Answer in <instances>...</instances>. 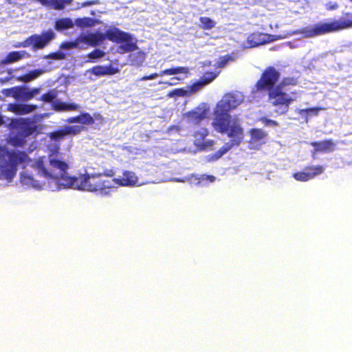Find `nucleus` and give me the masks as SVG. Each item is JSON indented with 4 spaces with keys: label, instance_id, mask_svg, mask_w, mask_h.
<instances>
[{
    "label": "nucleus",
    "instance_id": "nucleus-1",
    "mask_svg": "<svg viewBox=\"0 0 352 352\" xmlns=\"http://www.w3.org/2000/svg\"><path fill=\"white\" fill-rule=\"evenodd\" d=\"M241 102L242 100L234 93L225 94L217 102L213 112L212 126L215 131L226 135L230 140L209 156L210 161L218 160L243 142L244 132L240 121L230 113V111L236 109Z\"/></svg>",
    "mask_w": 352,
    "mask_h": 352
},
{
    "label": "nucleus",
    "instance_id": "nucleus-2",
    "mask_svg": "<svg viewBox=\"0 0 352 352\" xmlns=\"http://www.w3.org/2000/svg\"><path fill=\"white\" fill-rule=\"evenodd\" d=\"M31 167L36 170L37 176L43 177L45 180H39L28 172L23 171L21 173L20 182L23 185L36 189H41L45 184V180L68 187L67 183H70L68 179L72 178L67 175L69 164L58 148L52 150L47 156H41L35 159Z\"/></svg>",
    "mask_w": 352,
    "mask_h": 352
},
{
    "label": "nucleus",
    "instance_id": "nucleus-3",
    "mask_svg": "<svg viewBox=\"0 0 352 352\" xmlns=\"http://www.w3.org/2000/svg\"><path fill=\"white\" fill-rule=\"evenodd\" d=\"M280 78V72L273 66H268L261 73L254 88V92L267 94L269 103L275 108L274 113L279 116L287 114L294 101L285 90L287 87L298 84L297 78L284 77L278 82Z\"/></svg>",
    "mask_w": 352,
    "mask_h": 352
},
{
    "label": "nucleus",
    "instance_id": "nucleus-4",
    "mask_svg": "<svg viewBox=\"0 0 352 352\" xmlns=\"http://www.w3.org/2000/svg\"><path fill=\"white\" fill-rule=\"evenodd\" d=\"M68 181L70 182L67 183L68 188L88 192L99 191L104 195L108 194L113 188V181L103 178L101 173L82 174L78 177H72Z\"/></svg>",
    "mask_w": 352,
    "mask_h": 352
},
{
    "label": "nucleus",
    "instance_id": "nucleus-5",
    "mask_svg": "<svg viewBox=\"0 0 352 352\" xmlns=\"http://www.w3.org/2000/svg\"><path fill=\"white\" fill-rule=\"evenodd\" d=\"M10 135L9 142L14 147H23L27 139L38 133V125L30 118H14L9 124Z\"/></svg>",
    "mask_w": 352,
    "mask_h": 352
},
{
    "label": "nucleus",
    "instance_id": "nucleus-6",
    "mask_svg": "<svg viewBox=\"0 0 352 352\" xmlns=\"http://www.w3.org/2000/svg\"><path fill=\"white\" fill-rule=\"evenodd\" d=\"M351 28L352 13L347 12L343 13L341 19L339 20H333L329 23H317L312 25L302 28L299 30V33L304 38H313Z\"/></svg>",
    "mask_w": 352,
    "mask_h": 352
},
{
    "label": "nucleus",
    "instance_id": "nucleus-7",
    "mask_svg": "<svg viewBox=\"0 0 352 352\" xmlns=\"http://www.w3.org/2000/svg\"><path fill=\"white\" fill-rule=\"evenodd\" d=\"M28 161L30 159L25 151H9L0 146V179L11 181L16 175L18 165Z\"/></svg>",
    "mask_w": 352,
    "mask_h": 352
},
{
    "label": "nucleus",
    "instance_id": "nucleus-8",
    "mask_svg": "<svg viewBox=\"0 0 352 352\" xmlns=\"http://www.w3.org/2000/svg\"><path fill=\"white\" fill-rule=\"evenodd\" d=\"M104 35V40L107 38L110 41L116 43H124L118 47V52L121 54L131 52L135 50L138 46L135 43L132 42L131 35L118 28H110L106 30Z\"/></svg>",
    "mask_w": 352,
    "mask_h": 352
},
{
    "label": "nucleus",
    "instance_id": "nucleus-9",
    "mask_svg": "<svg viewBox=\"0 0 352 352\" xmlns=\"http://www.w3.org/2000/svg\"><path fill=\"white\" fill-rule=\"evenodd\" d=\"M324 170V167L321 165L307 166L304 170L294 173L293 177L298 182H307L322 174Z\"/></svg>",
    "mask_w": 352,
    "mask_h": 352
},
{
    "label": "nucleus",
    "instance_id": "nucleus-10",
    "mask_svg": "<svg viewBox=\"0 0 352 352\" xmlns=\"http://www.w3.org/2000/svg\"><path fill=\"white\" fill-rule=\"evenodd\" d=\"M208 130L205 127H201L193 134L194 144L201 150H211L214 145V140H206L208 135Z\"/></svg>",
    "mask_w": 352,
    "mask_h": 352
},
{
    "label": "nucleus",
    "instance_id": "nucleus-11",
    "mask_svg": "<svg viewBox=\"0 0 352 352\" xmlns=\"http://www.w3.org/2000/svg\"><path fill=\"white\" fill-rule=\"evenodd\" d=\"M208 109L205 107L197 106L193 109L184 113L188 122L192 124H199L208 116Z\"/></svg>",
    "mask_w": 352,
    "mask_h": 352
},
{
    "label": "nucleus",
    "instance_id": "nucleus-12",
    "mask_svg": "<svg viewBox=\"0 0 352 352\" xmlns=\"http://www.w3.org/2000/svg\"><path fill=\"white\" fill-rule=\"evenodd\" d=\"M54 32L52 30H47L43 32L41 35L36 34L30 36V40L34 49H42L54 38Z\"/></svg>",
    "mask_w": 352,
    "mask_h": 352
},
{
    "label": "nucleus",
    "instance_id": "nucleus-13",
    "mask_svg": "<svg viewBox=\"0 0 352 352\" xmlns=\"http://www.w3.org/2000/svg\"><path fill=\"white\" fill-rule=\"evenodd\" d=\"M79 36L80 43H86L90 46H97L104 41V35L102 32L89 33L87 34H80Z\"/></svg>",
    "mask_w": 352,
    "mask_h": 352
},
{
    "label": "nucleus",
    "instance_id": "nucleus-14",
    "mask_svg": "<svg viewBox=\"0 0 352 352\" xmlns=\"http://www.w3.org/2000/svg\"><path fill=\"white\" fill-rule=\"evenodd\" d=\"M111 180L113 181V186H114V184L126 186L135 184L138 182V179L133 172L125 170L123 172L121 177L113 178Z\"/></svg>",
    "mask_w": 352,
    "mask_h": 352
},
{
    "label": "nucleus",
    "instance_id": "nucleus-15",
    "mask_svg": "<svg viewBox=\"0 0 352 352\" xmlns=\"http://www.w3.org/2000/svg\"><path fill=\"white\" fill-rule=\"evenodd\" d=\"M36 105L28 104L11 103L8 104V110L16 115H25L34 111Z\"/></svg>",
    "mask_w": 352,
    "mask_h": 352
},
{
    "label": "nucleus",
    "instance_id": "nucleus-16",
    "mask_svg": "<svg viewBox=\"0 0 352 352\" xmlns=\"http://www.w3.org/2000/svg\"><path fill=\"white\" fill-rule=\"evenodd\" d=\"M311 145L316 152L330 153L335 150L336 144L331 139H326L320 142H313Z\"/></svg>",
    "mask_w": 352,
    "mask_h": 352
},
{
    "label": "nucleus",
    "instance_id": "nucleus-17",
    "mask_svg": "<svg viewBox=\"0 0 352 352\" xmlns=\"http://www.w3.org/2000/svg\"><path fill=\"white\" fill-rule=\"evenodd\" d=\"M91 73L97 76L113 75L118 72V69L109 66L96 65L91 68Z\"/></svg>",
    "mask_w": 352,
    "mask_h": 352
},
{
    "label": "nucleus",
    "instance_id": "nucleus-18",
    "mask_svg": "<svg viewBox=\"0 0 352 352\" xmlns=\"http://www.w3.org/2000/svg\"><path fill=\"white\" fill-rule=\"evenodd\" d=\"M250 135L252 144H261V141L267 137V133L261 129H250Z\"/></svg>",
    "mask_w": 352,
    "mask_h": 352
},
{
    "label": "nucleus",
    "instance_id": "nucleus-19",
    "mask_svg": "<svg viewBox=\"0 0 352 352\" xmlns=\"http://www.w3.org/2000/svg\"><path fill=\"white\" fill-rule=\"evenodd\" d=\"M190 73L189 68L187 67H182L177 66L168 69H164L160 72V76H162L164 75H176L179 74H183L185 75H188Z\"/></svg>",
    "mask_w": 352,
    "mask_h": 352
},
{
    "label": "nucleus",
    "instance_id": "nucleus-20",
    "mask_svg": "<svg viewBox=\"0 0 352 352\" xmlns=\"http://www.w3.org/2000/svg\"><path fill=\"white\" fill-rule=\"evenodd\" d=\"M74 25L70 18H61L55 21L54 28L57 31H63L72 28Z\"/></svg>",
    "mask_w": 352,
    "mask_h": 352
},
{
    "label": "nucleus",
    "instance_id": "nucleus-21",
    "mask_svg": "<svg viewBox=\"0 0 352 352\" xmlns=\"http://www.w3.org/2000/svg\"><path fill=\"white\" fill-rule=\"evenodd\" d=\"M129 60L131 65L141 66L145 60V54L142 51L131 53L129 56Z\"/></svg>",
    "mask_w": 352,
    "mask_h": 352
},
{
    "label": "nucleus",
    "instance_id": "nucleus-22",
    "mask_svg": "<svg viewBox=\"0 0 352 352\" xmlns=\"http://www.w3.org/2000/svg\"><path fill=\"white\" fill-rule=\"evenodd\" d=\"M54 109L57 111H77L79 106L75 103H65L63 102H56L54 104Z\"/></svg>",
    "mask_w": 352,
    "mask_h": 352
},
{
    "label": "nucleus",
    "instance_id": "nucleus-23",
    "mask_svg": "<svg viewBox=\"0 0 352 352\" xmlns=\"http://www.w3.org/2000/svg\"><path fill=\"white\" fill-rule=\"evenodd\" d=\"M72 1L73 0H47V4L54 10H60L70 5Z\"/></svg>",
    "mask_w": 352,
    "mask_h": 352
},
{
    "label": "nucleus",
    "instance_id": "nucleus-24",
    "mask_svg": "<svg viewBox=\"0 0 352 352\" xmlns=\"http://www.w3.org/2000/svg\"><path fill=\"white\" fill-rule=\"evenodd\" d=\"M60 47L65 50H70L73 48H78L81 50L84 48L80 43L79 36L76 37L74 41L62 43L60 45Z\"/></svg>",
    "mask_w": 352,
    "mask_h": 352
},
{
    "label": "nucleus",
    "instance_id": "nucleus-25",
    "mask_svg": "<svg viewBox=\"0 0 352 352\" xmlns=\"http://www.w3.org/2000/svg\"><path fill=\"white\" fill-rule=\"evenodd\" d=\"M23 57V55L19 52H11L7 54L5 58L2 60V63L3 64H9L12 63L16 62L21 60Z\"/></svg>",
    "mask_w": 352,
    "mask_h": 352
},
{
    "label": "nucleus",
    "instance_id": "nucleus-26",
    "mask_svg": "<svg viewBox=\"0 0 352 352\" xmlns=\"http://www.w3.org/2000/svg\"><path fill=\"white\" fill-rule=\"evenodd\" d=\"M75 24L81 28L91 27L95 25V19L90 17L78 18Z\"/></svg>",
    "mask_w": 352,
    "mask_h": 352
},
{
    "label": "nucleus",
    "instance_id": "nucleus-27",
    "mask_svg": "<svg viewBox=\"0 0 352 352\" xmlns=\"http://www.w3.org/2000/svg\"><path fill=\"white\" fill-rule=\"evenodd\" d=\"M66 135H76L85 130V127L80 125H67L64 128Z\"/></svg>",
    "mask_w": 352,
    "mask_h": 352
},
{
    "label": "nucleus",
    "instance_id": "nucleus-28",
    "mask_svg": "<svg viewBox=\"0 0 352 352\" xmlns=\"http://www.w3.org/2000/svg\"><path fill=\"white\" fill-rule=\"evenodd\" d=\"M41 73H42V71L39 70V69L32 70V71L30 72L29 73L25 74L23 75L22 76H21L19 78V80L23 82H30V81L35 79L36 78H37L40 74H41Z\"/></svg>",
    "mask_w": 352,
    "mask_h": 352
},
{
    "label": "nucleus",
    "instance_id": "nucleus-29",
    "mask_svg": "<svg viewBox=\"0 0 352 352\" xmlns=\"http://www.w3.org/2000/svg\"><path fill=\"white\" fill-rule=\"evenodd\" d=\"M57 96L58 91L56 89L50 90L41 96L40 100L50 103L53 102L56 98Z\"/></svg>",
    "mask_w": 352,
    "mask_h": 352
},
{
    "label": "nucleus",
    "instance_id": "nucleus-30",
    "mask_svg": "<svg viewBox=\"0 0 352 352\" xmlns=\"http://www.w3.org/2000/svg\"><path fill=\"white\" fill-rule=\"evenodd\" d=\"M199 21L201 23L202 28L204 30H210L215 25L214 21L209 17H200Z\"/></svg>",
    "mask_w": 352,
    "mask_h": 352
},
{
    "label": "nucleus",
    "instance_id": "nucleus-31",
    "mask_svg": "<svg viewBox=\"0 0 352 352\" xmlns=\"http://www.w3.org/2000/svg\"><path fill=\"white\" fill-rule=\"evenodd\" d=\"M66 136L64 129L54 131L49 134V137L55 141H60L65 139Z\"/></svg>",
    "mask_w": 352,
    "mask_h": 352
},
{
    "label": "nucleus",
    "instance_id": "nucleus-32",
    "mask_svg": "<svg viewBox=\"0 0 352 352\" xmlns=\"http://www.w3.org/2000/svg\"><path fill=\"white\" fill-rule=\"evenodd\" d=\"M80 124L85 125H92L94 124V118L89 113H82L80 114Z\"/></svg>",
    "mask_w": 352,
    "mask_h": 352
},
{
    "label": "nucleus",
    "instance_id": "nucleus-33",
    "mask_svg": "<svg viewBox=\"0 0 352 352\" xmlns=\"http://www.w3.org/2000/svg\"><path fill=\"white\" fill-rule=\"evenodd\" d=\"M217 74L213 72H205L203 76L200 78L205 85L211 82L215 78Z\"/></svg>",
    "mask_w": 352,
    "mask_h": 352
},
{
    "label": "nucleus",
    "instance_id": "nucleus-34",
    "mask_svg": "<svg viewBox=\"0 0 352 352\" xmlns=\"http://www.w3.org/2000/svg\"><path fill=\"white\" fill-rule=\"evenodd\" d=\"M233 60V58L230 55H226L219 57V60L216 63V67L221 68L225 67L229 61Z\"/></svg>",
    "mask_w": 352,
    "mask_h": 352
},
{
    "label": "nucleus",
    "instance_id": "nucleus-35",
    "mask_svg": "<svg viewBox=\"0 0 352 352\" xmlns=\"http://www.w3.org/2000/svg\"><path fill=\"white\" fill-rule=\"evenodd\" d=\"M186 96H187V91L182 88L175 89L167 94V96L169 98H172L174 96L184 97Z\"/></svg>",
    "mask_w": 352,
    "mask_h": 352
},
{
    "label": "nucleus",
    "instance_id": "nucleus-36",
    "mask_svg": "<svg viewBox=\"0 0 352 352\" xmlns=\"http://www.w3.org/2000/svg\"><path fill=\"white\" fill-rule=\"evenodd\" d=\"M24 87H14L10 89L12 96L14 98H23Z\"/></svg>",
    "mask_w": 352,
    "mask_h": 352
},
{
    "label": "nucleus",
    "instance_id": "nucleus-37",
    "mask_svg": "<svg viewBox=\"0 0 352 352\" xmlns=\"http://www.w3.org/2000/svg\"><path fill=\"white\" fill-rule=\"evenodd\" d=\"M104 56V52L99 49H95L87 54V57L91 59H97Z\"/></svg>",
    "mask_w": 352,
    "mask_h": 352
},
{
    "label": "nucleus",
    "instance_id": "nucleus-38",
    "mask_svg": "<svg viewBox=\"0 0 352 352\" xmlns=\"http://www.w3.org/2000/svg\"><path fill=\"white\" fill-rule=\"evenodd\" d=\"M204 86H205V85L201 80V79H199L198 81L194 82L190 87V94H194V93L198 91Z\"/></svg>",
    "mask_w": 352,
    "mask_h": 352
},
{
    "label": "nucleus",
    "instance_id": "nucleus-39",
    "mask_svg": "<svg viewBox=\"0 0 352 352\" xmlns=\"http://www.w3.org/2000/svg\"><path fill=\"white\" fill-rule=\"evenodd\" d=\"M259 121H261L265 125H269V126H276L278 124L276 121L269 119L266 117L260 118Z\"/></svg>",
    "mask_w": 352,
    "mask_h": 352
},
{
    "label": "nucleus",
    "instance_id": "nucleus-40",
    "mask_svg": "<svg viewBox=\"0 0 352 352\" xmlns=\"http://www.w3.org/2000/svg\"><path fill=\"white\" fill-rule=\"evenodd\" d=\"M48 56L54 60H63L65 58V54L62 52L50 53Z\"/></svg>",
    "mask_w": 352,
    "mask_h": 352
},
{
    "label": "nucleus",
    "instance_id": "nucleus-41",
    "mask_svg": "<svg viewBox=\"0 0 352 352\" xmlns=\"http://www.w3.org/2000/svg\"><path fill=\"white\" fill-rule=\"evenodd\" d=\"M322 109H324L322 107H312L302 109V111H305L307 113L311 112L314 115H318V112Z\"/></svg>",
    "mask_w": 352,
    "mask_h": 352
},
{
    "label": "nucleus",
    "instance_id": "nucleus-42",
    "mask_svg": "<svg viewBox=\"0 0 352 352\" xmlns=\"http://www.w3.org/2000/svg\"><path fill=\"white\" fill-rule=\"evenodd\" d=\"M34 97V92L24 87L23 98L24 100H30Z\"/></svg>",
    "mask_w": 352,
    "mask_h": 352
},
{
    "label": "nucleus",
    "instance_id": "nucleus-43",
    "mask_svg": "<svg viewBox=\"0 0 352 352\" xmlns=\"http://www.w3.org/2000/svg\"><path fill=\"white\" fill-rule=\"evenodd\" d=\"M159 76H160V74L153 73V74H151L150 75L144 76L141 77L139 80H140V81H145V80H153V79L156 78Z\"/></svg>",
    "mask_w": 352,
    "mask_h": 352
},
{
    "label": "nucleus",
    "instance_id": "nucleus-44",
    "mask_svg": "<svg viewBox=\"0 0 352 352\" xmlns=\"http://www.w3.org/2000/svg\"><path fill=\"white\" fill-rule=\"evenodd\" d=\"M66 122L67 123H80V115L74 117H69L67 119Z\"/></svg>",
    "mask_w": 352,
    "mask_h": 352
},
{
    "label": "nucleus",
    "instance_id": "nucleus-45",
    "mask_svg": "<svg viewBox=\"0 0 352 352\" xmlns=\"http://www.w3.org/2000/svg\"><path fill=\"white\" fill-rule=\"evenodd\" d=\"M338 8V4L337 3H329L328 4H327V9L328 10H336Z\"/></svg>",
    "mask_w": 352,
    "mask_h": 352
},
{
    "label": "nucleus",
    "instance_id": "nucleus-46",
    "mask_svg": "<svg viewBox=\"0 0 352 352\" xmlns=\"http://www.w3.org/2000/svg\"><path fill=\"white\" fill-rule=\"evenodd\" d=\"M101 174L102 175L103 177H104V176L112 177L114 176L115 173H114V171L113 170H106L103 173H101Z\"/></svg>",
    "mask_w": 352,
    "mask_h": 352
},
{
    "label": "nucleus",
    "instance_id": "nucleus-47",
    "mask_svg": "<svg viewBox=\"0 0 352 352\" xmlns=\"http://www.w3.org/2000/svg\"><path fill=\"white\" fill-rule=\"evenodd\" d=\"M206 179L210 182H213L214 181V177L212 175H206Z\"/></svg>",
    "mask_w": 352,
    "mask_h": 352
},
{
    "label": "nucleus",
    "instance_id": "nucleus-48",
    "mask_svg": "<svg viewBox=\"0 0 352 352\" xmlns=\"http://www.w3.org/2000/svg\"><path fill=\"white\" fill-rule=\"evenodd\" d=\"M161 83H164L168 86H173V85H175L177 84V83H171V82H160V84H161Z\"/></svg>",
    "mask_w": 352,
    "mask_h": 352
},
{
    "label": "nucleus",
    "instance_id": "nucleus-49",
    "mask_svg": "<svg viewBox=\"0 0 352 352\" xmlns=\"http://www.w3.org/2000/svg\"><path fill=\"white\" fill-rule=\"evenodd\" d=\"M30 91H31L32 92H34V96L36 94L38 93V89H32V90H30Z\"/></svg>",
    "mask_w": 352,
    "mask_h": 352
},
{
    "label": "nucleus",
    "instance_id": "nucleus-50",
    "mask_svg": "<svg viewBox=\"0 0 352 352\" xmlns=\"http://www.w3.org/2000/svg\"><path fill=\"white\" fill-rule=\"evenodd\" d=\"M3 124V120L2 117L0 116V126L2 125Z\"/></svg>",
    "mask_w": 352,
    "mask_h": 352
},
{
    "label": "nucleus",
    "instance_id": "nucleus-51",
    "mask_svg": "<svg viewBox=\"0 0 352 352\" xmlns=\"http://www.w3.org/2000/svg\"><path fill=\"white\" fill-rule=\"evenodd\" d=\"M171 80H181V78H179V77H173V78H171Z\"/></svg>",
    "mask_w": 352,
    "mask_h": 352
},
{
    "label": "nucleus",
    "instance_id": "nucleus-52",
    "mask_svg": "<svg viewBox=\"0 0 352 352\" xmlns=\"http://www.w3.org/2000/svg\"><path fill=\"white\" fill-rule=\"evenodd\" d=\"M92 4V2L91 1H89V2H87L85 3V5H91Z\"/></svg>",
    "mask_w": 352,
    "mask_h": 352
},
{
    "label": "nucleus",
    "instance_id": "nucleus-53",
    "mask_svg": "<svg viewBox=\"0 0 352 352\" xmlns=\"http://www.w3.org/2000/svg\"><path fill=\"white\" fill-rule=\"evenodd\" d=\"M351 2H352V0H349Z\"/></svg>",
    "mask_w": 352,
    "mask_h": 352
}]
</instances>
